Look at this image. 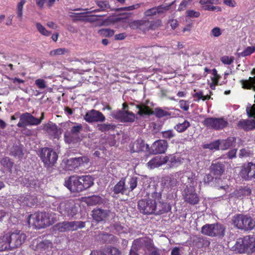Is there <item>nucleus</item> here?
<instances>
[{"instance_id":"3","label":"nucleus","mask_w":255,"mask_h":255,"mask_svg":"<svg viewBox=\"0 0 255 255\" xmlns=\"http://www.w3.org/2000/svg\"><path fill=\"white\" fill-rule=\"evenodd\" d=\"M161 198V194L160 192H154L148 198L139 200L138 202L139 211L145 215L154 214L156 210L155 203Z\"/></svg>"},{"instance_id":"59","label":"nucleus","mask_w":255,"mask_h":255,"mask_svg":"<svg viewBox=\"0 0 255 255\" xmlns=\"http://www.w3.org/2000/svg\"><path fill=\"white\" fill-rule=\"evenodd\" d=\"M246 112L249 117H254L255 119V104L253 106L249 105L246 108Z\"/></svg>"},{"instance_id":"57","label":"nucleus","mask_w":255,"mask_h":255,"mask_svg":"<svg viewBox=\"0 0 255 255\" xmlns=\"http://www.w3.org/2000/svg\"><path fill=\"white\" fill-rule=\"evenodd\" d=\"M35 85L40 90H43L47 88L46 82L42 79H36L35 81Z\"/></svg>"},{"instance_id":"19","label":"nucleus","mask_w":255,"mask_h":255,"mask_svg":"<svg viewBox=\"0 0 255 255\" xmlns=\"http://www.w3.org/2000/svg\"><path fill=\"white\" fill-rule=\"evenodd\" d=\"M52 243L48 240L41 241L40 239H35L32 241V248L37 251L43 252L51 249Z\"/></svg>"},{"instance_id":"62","label":"nucleus","mask_w":255,"mask_h":255,"mask_svg":"<svg viewBox=\"0 0 255 255\" xmlns=\"http://www.w3.org/2000/svg\"><path fill=\"white\" fill-rule=\"evenodd\" d=\"M212 74L213 77L212 78V81L215 85L218 84V80L220 78V76L218 74L217 71L216 69H214L212 70Z\"/></svg>"},{"instance_id":"45","label":"nucleus","mask_w":255,"mask_h":255,"mask_svg":"<svg viewBox=\"0 0 255 255\" xmlns=\"http://www.w3.org/2000/svg\"><path fill=\"white\" fill-rule=\"evenodd\" d=\"M102 255H121V252L116 248L108 247L103 250Z\"/></svg>"},{"instance_id":"9","label":"nucleus","mask_w":255,"mask_h":255,"mask_svg":"<svg viewBox=\"0 0 255 255\" xmlns=\"http://www.w3.org/2000/svg\"><path fill=\"white\" fill-rule=\"evenodd\" d=\"M136 108L138 110L137 114L140 116L154 114L157 118L171 116L170 113L160 108H155L154 112L148 106L144 104L137 105Z\"/></svg>"},{"instance_id":"41","label":"nucleus","mask_w":255,"mask_h":255,"mask_svg":"<svg viewBox=\"0 0 255 255\" xmlns=\"http://www.w3.org/2000/svg\"><path fill=\"white\" fill-rule=\"evenodd\" d=\"M191 124L187 120H184L182 123L177 124L174 127V128L178 132L181 133L184 132Z\"/></svg>"},{"instance_id":"48","label":"nucleus","mask_w":255,"mask_h":255,"mask_svg":"<svg viewBox=\"0 0 255 255\" xmlns=\"http://www.w3.org/2000/svg\"><path fill=\"white\" fill-rule=\"evenodd\" d=\"M26 0H21L20 2L17 3L16 7V13L17 17L20 21L22 20L23 15V5L25 3Z\"/></svg>"},{"instance_id":"15","label":"nucleus","mask_w":255,"mask_h":255,"mask_svg":"<svg viewBox=\"0 0 255 255\" xmlns=\"http://www.w3.org/2000/svg\"><path fill=\"white\" fill-rule=\"evenodd\" d=\"M8 234L12 249L20 247L24 242L27 237L25 234L18 230Z\"/></svg>"},{"instance_id":"25","label":"nucleus","mask_w":255,"mask_h":255,"mask_svg":"<svg viewBox=\"0 0 255 255\" xmlns=\"http://www.w3.org/2000/svg\"><path fill=\"white\" fill-rule=\"evenodd\" d=\"M232 250L238 253H244L247 252L246 236L238 239L235 245L232 247Z\"/></svg>"},{"instance_id":"6","label":"nucleus","mask_w":255,"mask_h":255,"mask_svg":"<svg viewBox=\"0 0 255 255\" xmlns=\"http://www.w3.org/2000/svg\"><path fill=\"white\" fill-rule=\"evenodd\" d=\"M40 158L46 167H51L56 163L58 155L52 148L44 147L40 152Z\"/></svg>"},{"instance_id":"34","label":"nucleus","mask_w":255,"mask_h":255,"mask_svg":"<svg viewBox=\"0 0 255 255\" xmlns=\"http://www.w3.org/2000/svg\"><path fill=\"white\" fill-rule=\"evenodd\" d=\"M165 163L169 162L170 167H175L179 165L181 162V159L179 157H177L174 155H169L164 156Z\"/></svg>"},{"instance_id":"43","label":"nucleus","mask_w":255,"mask_h":255,"mask_svg":"<svg viewBox=\"0 0 255 255\" xmlns=\"http://www.w3.org/2000/svg\"><path fill=\"white\" fill-rule=\"evenodd\" d=\"M0 164L9 172L11 171V168L13 165V162L8 157H4L1 158L0 161Z\"/></svg>"},{"instance_id":"13","label":"nucleus","mask_w":255,"mask_h":255,"mask_svg":"<svg viewBox=\"0 0 255 255\" xmlns=\"http://www.w3.org/2000/svg\"><path fill=\"white\" fill-rule=\"evenodd\" d=\"M59 211L64 216L72 218L77 214V210L73 202L69 201L61 203Z\"/></svg>"},{"instance_id":"4","label":"nucleus","mask_w":255,"mask_h":255,"mask_svg":"<svg viewBox=\"0 0 255 255\" xmlns=\"http://www.w3.org/2000/svg\"><path fill=\"white\" fill-rule=\"evenodd\" d=\"M232 221L235 227L245 231H251L255 227V220L248 215H236L233 217Z\"/></svg>"},{"instance_id":"40","label":"nucleus","mask_w":255,"mask_h":255,"mask_svg":"<svg viewBox=\"0 0 255 255\" xmlns=\"http://www.w3.org/2000/svg\"><path fill=\"white\" fill-rule=\"evenodd\" d=\"M148 240L144 238H139L134 240L132 243L131 249L132 250L137 251L138 250L142 248L146 243H147Z\"/></svg>"},{"instance_id":"24","label":"nucleus","mask_w":255,"mask_h":255,"mask_svg":"<svg viewBox=\"0 0 255 255\" xmlns=\"http://www.w3.org/2000/svg\"><path fill=\"white\" fill-rule=\"evenodd\" d=\"M126 178L123 177L113 187V192L115 194H127L128 187L126 185Z\"/></svg>"},{"instance_id":"12","label":"nucleus","mask_w":255,"mask_h":255,"mask_svg":"<svg viewBox=\"0 0 255 255\" xmlns=\"http://www.w3.org/2000/svg\"><path fill=\"white\" fill-rule=\"evenodd\" d=\"M40 124V120H39V119L26 112L20 115L19 122L17 124V126L19 128H23L28 126H37Z\"/></svg>"},{"instance_id":"60","label":"nucleus","mask_w":255,"mask_h":255,"mask_svg":"<svg viewBox=\"0 0 255 255\" xmlns=\"http://www.w3.org/2000/svg\"><path fill=\"white\" fill-rule=\"evenodd\" d=\"M234 58L232 56H224L221 58L222 62L227 65L231 64L234 62Z\"/></svg>"},{"instance_id":"50","label":"nucleus","mask_w":255,"mask_h":255,"mask_svg":"<svg viewBox=\"0 0 255 255\" xmlns=\"http://www.w3.org/2000/svg\"><path fill=\"white\" fill-rule=\"evenodd\" d=\"M98 33L103 37H111L114 35L115 31L109 28H102L98 30Z\"/></svg>"},{"instance_id":"30","label":"nucleus","mask_w":255,"mask_h":255,"mask_svg":"<svg viewBox=\"0 0 255 255\" xmlns=\"http://www.w3.org/2000/svg\"><path fill=\"white\" fill-rule=\"evenodd\" d=\"M12 249L8 233L0 237V251H3Z\"/></svg>"},{"instance_id":"31","label":"nucleus","mask_w":255,"mask_h":255,"mask_svg":"<svg viewBox=\"0 0 255 255\" xmlns=\"http://www.w3.org/2000/svg\"><path fill=\"white\" fill-rule=\"evenodd\" d=\"M156 210H155V214H162L165 212H168L170 210L169 205L166 203L161 202L160 200L156 202L155 203Z\"/></svg>"},{"instance_id":"63","label":"nucleus","mask_w":255,"mask_h":255,"mask_svg":"<svg viewBox=\"0 0 255 255\" xmlns=\"http://www.w3.org/2000/svg\"><path fill=\"white\" fill-rule=\"evenodd\" d=\"M186 13L187 16L192 18H197L200 15V13L199 11L193 10H188Z\"/></svg>"},{"instance_id":"14","label":"nucleus","mask_w":255,"mask_h":255,"mask_svg":"<svg viewBox=\"0 0 255 255\" xmlns=\"http://www.w3.org/2000/svg\"><path fill=\"white\" fill-rule=\"evenodd\" d=\"M240 175L245 180L255 179V163L249 162L244 164L240 171Z\"/></svg>"},{"instance_id":"27","label":"nucleus","mask_w":255,"mask_h":255,"mask_svg":"<svg viewBox=\"0 0 255 255\" xmlns=\"http://www.w3.org/2000/svg\"><path fill=\"white\" fill-rule=\"evenodd\" d=\"M164 156H157L153 158L147 163V166L149 169H154L165 164Z\"/></svg>"},{"instance_id":"54","label":"nucleus","mask_w":255,"mask_h":255,"mask_svg":"<svg viewBox=\"0 0 255 255\" xmlns=\"http://www.w3.org/2000/svg\"><path fill=\"white\" fill-rule=\"evenodd\" d=\"M204 148H208L210 150H218L220 148V140H217L209 144H206L204 145Z\"/></svg>"},{"instance_id":"21","label":"nucleus","mask_w":255,"mask_h":255,"mask_svg":"<svg viewBox=\"0 0 255 255\" xmlns=\"http://www.w3.org/2000/svg\"><path fill=\"white\" fill-rule=\"evenodd\" d=\"M88 162V158L86 157L72 158L67 160L66 168L68 170H72L82 165L84 162Z\"/></svg>"},{"instance_id":"44","label":"nucleus","mask_w":255,"mask_h":255,"mask_svg":"<svg viewBox=\"0 0 255 255\" xmlns=\"http://www.w3.org/2000/svg\"><path fill=\"white\" fill-rule=\"evenodd\" d=\"M10 154L19 158H22L23 153L22 148L20 146H13L10 149Z\"/></svg>"},{"instance_id":"33","label":"nucleus","mask_w":255,"mask_h":255,"mask_svg":"<svg viewBox=\"0 0 255 255\" xmlns=\"http://www.w3.org/2000/svg\"><path fill=\"white\" fill-rule=\"evenodd\" d=\"M251 194V190L248 187H245L235 190L231 195V197L242 199L246 196H249Z\"/></svg>"},{"instance_id":"51","label":"nucleus","mask_w":255,"mask_h":255,"mask_svg":"<svg viewBox=\"0 0 255 255\" xmlns=\"http://www.w3.org/2000/svg\"><path fill=\"white\" fill-rule=\"evenodd\" d=\"M36 27L38 32L42 35L45 36H49L51 32L46 29L45 27L40 23H36Z\"/></svg>"},{"instance_id":"37","label":"nucleus","mask_w":255,"mask_h":255,"mask_svg":"<svg viewBox=\"0 0 255 255\" xmlns=\"http://www.w3.org/2000/svg\"><path fill=\"white\" fill-rule=\"evenodd\" d=\"M236 142L234 137H229L225 140H220V148L221 150H226L233 146Z\"/></svg>"},{"instance_id":"11","label":"nucleus","mask_w":255,"mask_h":255,"mask_svg":"<svg viewBox=\"0 0 255 255\" xmlns=\"http://www.w3.org/2000/svg\"><path fill=\"white\" fill-rule=\"evenodd\" d=\"M201 232L204 235L215 237L223 235L224 229L223 226L219 224H206L202 227Z\"/></svg>"},{"instance_id":"29","label":"nucleus","mask_w":255,"mask_h":255,"mask_svg":"<svg viewBox=\"0 0 255 255\" xmlns=\"http://www.w3.org/2000/svg\"><path fill=\"white\" fill-rule=\"evenodd\" d=\"M30 198H32L31 196L28 194H25L19 196L17 198V201L21 206L31 207L34 205L37 201L36 199H32L31 201H28Z\"/></svg>"},{"instance_id":"23","label":"nucleus","mask_w":255,"mask_h":255,"mask_svg":"<svg viewBox=\"0 0 255 255\" xmlns=\"http://www.w3.org/2000/svg\"><path fill=\"white\" fill-rule=\"evenodd\" d=\"M238 129H243L245 131L253 130L255 128V121L254 120L242 119L237 123Z\"/></svg>"},{"instance_id":"7","label":"nucleus","mask_w":255,"mask_h":255,"mask_svg":"<svg viewBox=\"0 0 255 255\" xmlns=\"http://www.w3.org/2000/svg\"><path fill=\"white\" fill-rule=\"evenodd\" d=\"M81 124L74 123L69 131L64 133V140L67 143H76L80 140V133L83 130Z\"/></svg>"},{"instance_id":"56","label":"nucleus","mask_w":255,"mask_h":255,"mask_svg":"<svg viewBox=\"0 0 255 255\" xmlns=\"http://www.w3.org/2000/svg\"><path fill=\"white\" fill-rule=\"evenodd\" d=\"M255 51V46H248L243 52L240 53L242 57L250 55Z\"/></svg>"},{"instance_id":"36","label":"nucleus","mask_w":255,"mask_h":255,"mask_svg":"<svg viewBox=\"0 0 255 255\" xmlns=\"http://www.w3.org/2000/svg\"><path fill=\"white\" fill-rule=\"evenodd\" d=\"M193 243L198 248H202L208 246L210 242L204 237L196 236L193 239Z\"/></svg>"},{"instance_id":"8","label":"nucleus","mask_w":255,"mask_h":255,"mask_svg":"<svg viewBox=\"0 0 255 255\" xmlns=\"http://www.w3.org/2000/svg\"><path fill=\"white\" fill-rule=\"evenodd\" d=\"M123 106L124 110L114 111L112 112L111 116L122 122H133L136 118L135 114L126 110L128 106L126 104H123Z\"/></svg>"},{"instance_id":"32","label":"nucleus","mask_w":255,"mask_h":255,"mask_svg":"<svg viewBox=\"0 0 255 255\" xmlns=\"http://www.w3.org/2000/svg\"><path fill=\"white\" fill-rule=\"evenodd\" d=\"M195 178V174L191 172H185L181 176V182L185 184H188L190 186L194 185V181Z\"/></svg>"},{"instance_id":"10","label":"nucleus","mask_w":255,"mask_h":255,"mask_svg":"<svg viewBox=\"0 0 255 255\" xmlns=\"http://www.w3.org/2000/svg\"><path fill=\"white\" fill-rule=\"evenodd\" d=\"M203 125L209 128L221 130L228 126V122L224 118H207L203 122Z\"/></svg>"},{"instance_id":"18","label":"nucleus","mask_w":255,"mask_h":255,"mask_svg":"<svg viewBox=\"0 0 255 255\" xmlns=\"http://www.w3.org/2000/svg\"><path fill=\"white\" fill-rule=\"evenodd\" d=\"M168 147V143L165 140H157L151 146L150 152L153 154H162L165 152Z\"/></svg>"},{"instance_id":"53","label":"nucleus","mask_w":255,"mask_h":255,"mask_svg":"<svg viewBox=\"0 0 255 255\" xmlns=\"http://www.w3.org/2000/svg\"><path fill=\"white\" fill-rule=\"evenodd\" d=\"M147 22L144 20H133L129 22V27L133 29H136L140 27L143 24H144Z\"/></svg>"},{"instance_id":"22","label":"nucleus","mask_w":255,"mask_h":255,"mask_svg":"<svg viewBox=\"0 0 255 255\" xmlns=\"http://www.w3.org/2000/svg\"><path fill=\"white\" fill-rule=\"evenodd\" d=\"M112 215V213L107 210L97 209L93 211V218L97 222L106 221Z\"/></svg>"},{"instance_id":"17","label":"nucleus","mask_w":255,"mask_h":255,"mask_svg":"<svg viewBox=\"0 0 255 255\" xmlns=\"http://www.w3.org/2000/svg\"><path fill=\"white\" fill-rule=\"evenodd\" d=\"M181 172H177L174 174H171L169 176L164 177L163 181L164 188L168 190H172L177 185L178 182L177 177L181 175Z\"/></svg>"},{"instance_id":"16","label":"nucleus","mask_w":255,"mask_h":255,"mask_svg":"<svg viewBox=\"0 0 255 255\" xmlns=\"http://www.w3.org/2000/svg\"><path fill=\"white\" fill-rule=\"evenodd\" d=\"M84 119L88 123L103 122L106 118L100 111L91 110L88 111L84 116Z\"/></svg>"},{"instance_id":"2","label":"nucleus","mask_w":255,"mask_h":255,"mask_svg":"<svg viewBox=\"0 0 255 255\" xmlns=\"http://www.w3.org/2000/svg\"><path fill=\"white\" fill-rule=\"evenodd\" d=\"M57 220L54 213H35L29 216L28 223L35 228L41 229L54 223Z\"/></svg>"},{"instance_id":"46","label":"nucleus","mask_w":255,"mask_h":255,"mask_svg":"<svg viewBox=\"0 0 255 255\" xmlns=\"http://www.w3.org/2000/svg\"><path fill=\"white\" fill-rule=\"evenodd\" d=\"M116 126L111 124H99L98 125V130L102 132H106L110 130H114Z\"/></svg>"},{"instance_id":"42","label":"nucleus","mask_w":255,"mask_h":255,"mask_svg":"<svg viewBox=\"0 0 255 255\" xmlns=\"http://www.w3.org/2000/svg\"><path fill=\"white\" fill-rule=\"evenodd\" d=\"M144 147V141L141 139H138L133 143L131 150L133 152H140L143 150Z\"/></svg>"},{"instance_id":"39","label":"nucleus","mask_w":255,"mask_h":255,"mask_svg":"<svg viewBox=\"0 0 255 255\" xmlns=\"http://www.w3.org/2000/svg\"><path fill=\"white\" fill-rule=\"evenodd\" d=\"M98 238L104 243H111L116 241L115 237L108 233L100 234L98 235Z\"/></svg>"},{"instance_id":"26","label":"nucleus","mask_w":255,"mask_h":255,"mask_svg":"<svg viewBox=\"0 0 255 255\" xmlns=\"http://www.w3.org/2000/svg\"><path fill=\"white\" fill-rule=\"evenodd\" d=\"M95 2L98 8L90 12H99L107 11L111 8L110 3L107 0H96L95 1Z\"/></svg>"},{"instance_id":"28","label":"nucleus","mask_w":255,"mask_h":255,"mask_svg":"<svg viewBox=\"0 0 255 255\" xmlns=\"http://www.w3.org/2000/svg\"><path fill=\"white\" fill-rule=\"evenodd\" d=\"M43 129L53 138H58L59 130L56 124L48 123L44 125Z\"/></svg>"},{"instance_id":"38","label":"nucleus","mask_w":255,"mask_h":255,"mask_svg":"<svg viewBox=\"0 0 255 255\" xmlns=\"http://www.w3.org/2000/svg\"><path fill=\"white\" fill-rule=\"evenodd\" d=\"M247 250L251 252L255 251V236H246Z\"/></svg>"},{"instance_id":"64","label":"nucleus","mask_w":255,"mask_h":255,"mask_svg":"<svg viewBox=\"0 0 255 255\" xmlns=\"http://www.w3.org/2000/svg\"><path fill=\"white\" fill-rule=\"evenodd\" d=\"M113 227L115 231L114 232L115 233L121 234L123 232L124 227L120 223H116Z\"/></svg>"},{"instance_id":"52","label":"nucleus","mask_w":255,"mask_h":255,"mask_svg":"<svg viewBox=\"0 0 255 255\" xmlns=\"http://www.w3.org/2000/svg\"><path fill=\"white\" fill-rule=\"evenodd\" d=\"M254 155L253 151L248 148H243L240 150L239 157L241 158L252 157Z\"/></svg>"},{"instance_id":"20","label":"nucleus","mask_w":255,"mask_h":255,"mask_svg":"<svg viewBox=\"0 0 255 255\" xmlns=\"http://www.w3.org/2000/svg\"><path fill=\"white\" fill-rule=\"evenodd\" d=\"M210 172L216 178H219L224 172L225 163L220 161L213 162L210 167Z\"/></svg>"},{"instance_id":"1","label":"nucleus","mask_w":255,"mask_h":255,"mask_svg":"<svg viewBox=\"0 0 255 255\" xmlns=\"http://www.w3.org/2000/svg\"><path fill=\"white\" fill-rule=\"evenodd\" d=\"M93 179L90 175L71 176L65 181V186L71 192H80L91 187Z\"/></svg>"},{"instance_id":"35","label":"nucleus","mask_w":255,"mask_h":255,"mask_svg":"<svg viewBox=\"0 0 255 255\" xmlns=\"http://www.w3.org/2000/svg\"><path fill=\"white\" fill-rule=\"evenodd\" d=\"M185 200L191 204L195 205L198 203L199 199L196 193L194 191L189 192V191H187L185 195Z\"/></svg>"},{"instance_id":"61","label":"nucleus","mask_w":255,"mask_h":255,"mask_svg":"<svg viewBox=\"0 0 255 255\" xmlns=\"http://www.w3.org/2000/svg\"><path fill=\"white\" fill-rule=\"evenodd\" d=\"M202 8L203 9L206 10L216 11H221V8L220 7L215 6L213 5V4L202 6Z\"/></svg>"},{"instance_id":"55","label":"nucleus","mask_w":255,"mask_h":255,"mask_svg":"<svg viewBox=\"0 0 255 255\" xmlns=\"http://www.w3.org/2000/svg\"><path fill=\"white\" fill-rule=\"evenodd\" d=\"M68 52V49L65 48H60L53 50H52L50 52V55L51 56H55V55H64L66 53Z\"/></svg>"},{"instance_id":"58","label":"nucleus","mask_w":255,"mask_h":255,"mask_svg":"<svg viewBox=\"0 0 255 255\" xmlns=\"http://www.w3.org/2000/svg\"><path fill=\"white\" fill-rule=\"evenodd\" d=\"M161 134L163 138L167 139H171L175 136V133L172 129L163 131Z\"/></svg>"},{"instance_id":"5","label":"nucleus","mask_w":255,"mask_h":255,"mask_svg":"<svg viewBox=\"0 0 255 255\" xmlns=\"http://www.w3.org/2000/svg\"><path fill=\"white\" fill-rule=\"evenodd\" d=\"M85 226V222L83 221H63L57 223L54 226V230L59 232H67L76 231Z\"/></svg>"},{"instance_id":"47","label":"nucleus","mask_w":255,"mask_h":255,"mask_svg":"<svg viewBox=\"0 0 255 255\" xmlns=\"http://www.w3.org/2000/svg\"><path fill=\"white\" fill-rule=\"evenodd\" d=\"M91 12L90 11H87L85 12L81 13H73L74 15L71 16L73 17V21L76 22L77 21H86L87 18V14Z\"/></svg>"},{"instance_id":"49","label":"nucleus","mask_w":255,"mask_h":255,"mask_svg":"<svg viewBox=\"0 0 255 255\" xmlns=\"http://www.w3.org/2000/svg\"><path fill=\"white\" fill-rule=\"evenodd\" d=\"M138 178L135 176L131 177L129 178L128 184L129 187H128V193L132 191L137 186Z\"/></svg>"}]
</instances>
